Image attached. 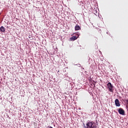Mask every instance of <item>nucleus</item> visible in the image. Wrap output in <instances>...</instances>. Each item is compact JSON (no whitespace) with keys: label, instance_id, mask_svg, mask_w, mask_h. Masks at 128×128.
Masks as SVG:
<instances>
[{"label":"nucleus","instance_id":"obj_9","mask_svg":"<svg viewBox=\"0 0 128 128\" xmlns=\"http://www.w3.org/2000/svg\"><path fill=\"white\" fill-rule=\"evenodd\" d=\"M47 128H52V126H48Z\"/></svg>","mask_w":128,"mask_h":128},{"label":"nucleus","instance_id":"obj_7","mask_svg":"<svg viewBox=\"0 0 128 128\" xmlns=\"http://www.w3.org/2000/svg\"><path fill=\"white\" fill-rule=\"evenodd\" d=\"M80 30V26L78 25H76L75 26V30Z\"/></svg>","mask_w":128,"mask_h":128},{"label":"nucleus","instance_id":"obj_4","mask_svg":"<svg viewBox=\"0 0 128 128\" xmlns=\"http://www.w3.org/2000/svg\"><path fill=\"white\" fill-rule=\"evenodd\" d=\"M118 112L122 116H124V110L122 108H120L118 110Z\"/></svg>","mask_w":128,"mask_h":128},{"label":"nucleus","instance_id":"obj_6","mask_svg":"<svg viewBox=\"0 0 128 128\" xmlns=\"http://www.w3.org/2000/svg\"><path fill=\"white\" fill-rule=\"evenodd\" d=\"M0 32H6V28H4V27L3 26H2L0 28Z\"/></svg>","mask_w":128,"mask_h":128},{"label":"nucleus","instance_id":"obj_3","mask_svg":"<svg viewBox=\"0 0 128 128\" xmlns=\"http://www.w3.org/2000/svg\"><path fill=\"white\" fill-rule=\"evenodd\" d=\"M76 36H72L70 38V40H72V42H74V40H78V36H80V34L76 33Z\"/></svg>","mask_w":128,"mask_h":128},{"label":"nucleus","instance_id":"obj_2","mask_svg":"<svg viewBox=\"0 0 128 128\" xmlns=\"http://www.w3.org/2000/svg\"><path fill=\"white\" fill-rule=\"evenodd\" d=\"M108 88H109V92H114V90H112V88H114V86L112 84V83L108 82Z\"/></svg>","mask_w":128,"mask_h":128},{"label":"nucleus","instance_id":"obj_8","mask_svg":"<svg viewBox=\"0 0 128 128\" xmlns=\"http://www.w3.org/2000/svg\"><path fill=\"white\" fill-rule=\"evenodd\" d=\"M126 100L127 104H128V100Z\"/></svg>","mask_w":128,"mask_h":128},{"label":"nucleus","instance_id":"obj_5","mask_svg":"<svg viewBox=\"0 0 128 128\" xmlns=\"http://www.w3.org/2000/svg\"><path fill=\"white\" fill-rule=\"evenodd\" d=\"M114 102L116 106H120V100H118V99H116Z\"/></svg>","mask_w":128,"mask_h":128},{"label":"nucleus","instance_id":"obj_1","mask_svg":"<svg viewBox=\"0 0 128 128\" xmlns=\"http://www.w3.org/2000/svg\"><path fill=\"white\" fill-rule=\"evenodd\" d=\"M86 128H96V126L94 122L88 121L86 124Z\"/></svg>","mask_w":128,"mask_h":128}]
</instances>
